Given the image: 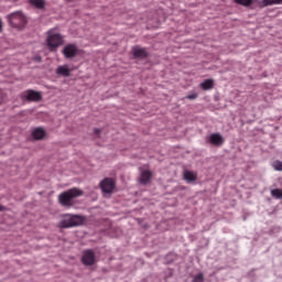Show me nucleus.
Here are the masks:
<instances>
[{"instance_id": "obj_16", "label": "nucleus", "mask_w": 282, "mask_h": 282, "mask_svg": "<svg viewBox=\"0 0 282 282\" xmlns=\"http://www.w3.org/2000/svg\"><path fill=\"white\" fill-rule=\"evenodd\" d=\"M214 86H215V82L213 79H206L203 83H200V88L204 91H208V89H213Z\"/></svg>"}, {"instance_id": "obj_23", "label": "nucleus", "mask_w": 282, "mask_h": 282, "mask_svg": "<svg viewBox=\"0 0 282 282\" xmlns=\"http://www.w3.org/2000/svg\"><path fill=\"white\" fill-rule=\"evenodd\" d=\"M95 134L100 135V129H95Z\"/></svg>"}, {"instance_id": "obj_15", "label": "nucleus", "mask_w": 282, "mask_h": 282, "mask_svg": "<svg viewBox=\"0 0 282 282\" xmlns=\"http://www.w3.org/2000/svg\"><path fill=\"white\" fill-rule=\"evenodd\" d=\"M30 6L36 8V10H44L45 9V0H29Z\"/></svg>"}, {"instance_id": "obj_12", "label": "nucleus", "mask_w": 282, "mask_h": 282, "mask_svg": "<svg viewBox=\"0 0 282 282\" xmlns=\"http://www.w3.org/2000/svg\"><path fill=\"white\" fill-rule=\"evenodd\" d=\"M57 76H63L64 78H68L72 74V69H69L68 65H62L56 68Z\"/></svg>"}, {"instance_id": "obj_4", "label": "nucleus", "mask_w": 282, "mask_h": 282, "mask_svg": "<svg viewBox=\"0 0 282 282\" xmlns=\"http://www.w3.org/2000/svg\"><path fill=\"white\" fill-rule=\"evenodd\" d=\"M8 21L12 28H25V24L28 23V18L24 17V14L20 11H17L14 13H11L8 15Z\"/></svg>"}, {"instance_id": "obj_13", "label": "nucleus", "mask_w": 282, "mask_h": 282, "mask_svg": "<svg viewBox=\"0 0 282 282\" xmlns=\"http://www.w3.org/2000/svg\"><path fill=\"white\" fill-rule=\"evenodd\" d=\"M183 180H185V182H187V184L197 182V173H195L193 171H185L183 173Z\"/></svg>"}, {"instance_id": "obj_22", "label": "nucleus", "mask_w": 282, "mask_h": 282, "mask_svg": "<svg viewBox=\"0 0 282 282\" xmlns=\"http://www.w3.org/2000/svg\"><path fill=\"white\" fill-rule=\"evenodd\" d=\"M197 96H198L197 93H193L187 95L186 98L187 100H196Z\"/></svg>"}, {"instance_id": "obj_10", "label": "nucleus", "mask_w": 282, "mask_h": 282, "mask_svg": "<svg viewBox=\"0 0 282 282\" xmlns=\"http://www.w3.org/2000/svg\"><path fill=\"white\" fill-rule=\"evenodd\" d=\"M208 141L214 147H221L224 144V137L219 133H212Z\"/></svg>"}, {"instance_id": "obj_6", "label": "nucleus", "mask_w": 282, "mask_h": 282, "mask_svg": "<svg viewBox=\"0 0 282 282\" xmlns=\"http://www.w3.org/2000/svg\"><path fill=\"white\" fill-rule=\"evenodd\" d=\"M99 187L102 193L110 194L113 193V188H116V182L111 177H105L100 182Z\"/></svg>"}, {"instance_id": "obj_7", "label": "nucleus", "mask_w": 282, "mask_h": 282, "mask_svg": "<svg viewBox=\"0 0 282 282\" xmlns=\"http://www.w3.org/2000/svg\"><path fill=\"white\" fill-rule=\"evenodd\" d=\"M62 54L65 58H76L78 56V46L76 44H67L64 46Z\"/></svg>"}, {"instance_id": "obj_24", "label": "nucleus", "mask_w": 282, "mask_h": 282, "mask_svg": "<svg viewBox=\"0 0 282 282\" xmlns=\"http://www.w3.org/2000/svg\"><path fill=\"white\" fill-rule=\"evenodd\" d=\"M2 210H6V207H3L2 205H0V213H2Z\"/></svg>"}, {"instance_id": "obj_11", "label": "nucleus", "mask_w": 282, "mask_h": 282, "mask_svg": "<svg viewBox=\"0 0 282 282\" xmlns=\"http://www.w3.org/2000/svg\"><path fill=\"white\" fill-rule=\"evenodd\" d=\"M152 177H153V173H151V171H149V170H144L140 174L139 182H140V184H143V186H147V184H149V182H151Z\"/></svg>"}, {"instance_id": "obj_1", "label": "nucleus", "mask_w": 282, "mask_h": 282, "mask_svg": "<svg viewBox=\"0 0 282 282\" xmlns=\"http://www.w3.org/2000/svg\"><path fill=\"white\" fill-rule=\"evenodd\" d=\"M78 197H83V191L78 187H73L58 195V204L64 208H73Z\"/></svg>"}, {"instance_id": "obj_21", "label": "nucleus", "mask_w": 282, "mask_h": 282, "mask_svg": "<svg viewBox=\"0 0 282 282\" xmlns=\"http://www.w3.org/2000/svg\"><path fill=\"white\" fill-rule=\"evenodd\" d=\"M273 169H274L275 171H282V162H281V161H275V162L273 163Z\"/></svg>"}, {"instance_id": "obj_8", "label": "nucleus", "mask_w": 282, "mask_h": 282, "mask_svg": "<svg viewBox=\"0 0 282 282\" xmlns=\"http://www.w3.org/2000/svg\"><path fill=\"white\" fill-rule=\"evenodd\" d=\"M82 262L84 265H94L96 263V253L91 250H85L82 256Z\"/></svg>"}, {"instance_id": "obj_18", "label": "nucleus", "mask_w": 282, "mask_h": 282, "mask_svg": "<svg viewBox=\"0 0 282 282\" xmlns=\"http://www.w3.org/2000/svg\"><path fill=\"white\" fill-rule=\"evenodd\" d=\"M238 6H243L245 8H250L252 6V0H234Z\"/></svg>"}, {"instance_id": "obj_9", "label": "nucleus", "mask_w": 282, "mask_h": 282, "mask_svg": "<svg viewBox=\"0 0 282 282\" xmlns=\"http://www.w3.org/2000/svg\"><path fill=\"white\" fill-rule=\"evenodd\" d=\"M132 54L134 58H147L149 56L147 48L140 46L132 47Z\"/></svg>"}, {"instance_id": "obj_20", "label": "nucleus", "mask_w": 282, "mask_h": 282, "mask_svg": "<svg viewBox=\"0 0 282 282\" xmlns=\"http://www.w3.org/2000/svg\"><path fill=\"white\" fill-rule=\"evenodd\" d=\"M192 282H204V273L195 275Z\"/></svg>"}, {"instance_id": "obj_26", "label": "nucleus", "mask_w": 282, "mask_h": 282, "mask_svg": "<svg viewBox=\"0 0 282 282\" xmlns=\"http://www.w3.org/2000/svg\"><path fill=\"white\" fill-rule=\"evenodd\" d=\"M2 28H3V23L0 20V32H1Z\"/></svg>"}, {"instance_id": "obj_2", "label": "nucleus", "mask_w": 282, "mask_h": 282, "mask_svg": "<svg viewBox=\"0 0 282 282\" xmlns=\"http://www.w3.org/2000/svg\"><path fill=\"white\" fill-rule=\"evenodd\" d=\"M63 43V35L55 33L54 30L47 32L46 45L51 52H56Z\"/></svg>"}, {"instance_id": "obj_5", "label": "nucleus", "mask_w": 282, "mask_h": 282, "mask_svg": "<svg viewBox=\"0 0 282 282\" xmlns=\"http://www.w3.org/2000/svg\"><path fill=\"white\" fill-rule=\"evenodd\" d=\"M21 98L28 100L29 102H40V100L43 99V96L39 91L29 89L21 94Z\"/></svg>"}, {"instance_id": "obj_19", "label": "nucleus", "mask_w": 282, "mask_h": 282, "mask_svg": "<svg viewBox=\"0 0 282 282\" xmlns=\"http://www.w3.org/2000/svg\"><path fill=\"white\" fill-rule=\"evenodd\" d=\"M271 195L275 199H282V189H280V188L272 189Z\"/></svg>"}, {"instance_id": "obj_14", "label": "nucleus", "mask_w": 282, "mask_h": 282, "mask_svg": "<svg viewBox=\"0 0 282 282\" xmlns=\"http://www.w3.org/2000/svg\"><path fill=\"white\" fill-rule=\"evenodd\" d=\"M32 137L34 140H43L45 138V130L43 128H35L32 131Z\"/></svg>"}, {"instance_id": "obj_17", "label": "nucleus", "mask_w": 282, "mask_h": 282, "mask_svg": "<svg viewBox=\"0 0 282 282\" xmlns=\"http://www.w3.org/2000/svg\"><path fill=\"white\" fill-rule=\"evenodd\" d=\"M282 0H262L263 8H268V6H281Z\"/></svg>"}, {"instance_id": "obj_3", "label": "nucleus", "mask_w": 282, "mask_h": 282, "mask_svg": "<svg viewBox=\"0 0 282 282\" xmlns=\"http://www.w3.org/2000/svg\"><path fill=\"white\" fill-rule=\"evenodd\" d=\"M83 221H85V219L79 215L66 214L59 221L58 228H74L76 226L83 225Z\"/></svg>"}, {"instance_id": "obj_25", "label": "nucleus", "mask_w": 282, "mask_h": 282, "mask_svg": "<svg viewBox=\"0 0 282 282\" xmlns=\"http://www.w3.org/2000/svg\"><path fill=\"white\" fill-rule=\"evenodd\" d=\"M2 100H3V95L0 91V102H2Z\"/></svg>"}]
</instances>
